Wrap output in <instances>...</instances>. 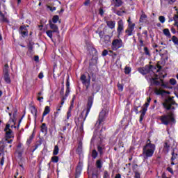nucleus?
Segmentation results:
<instances>
[{
	"label": "nucleus",
	"mask_w": 178,
	"mask_h": 178,
	"mask_svg": "<svg viewBox=\"0 0 178 178\" xmlns=\"http://www.w3.org/2000/svg\"><path fill=\"white\" fill-rule=\"evenodd\" d=\"M174 97H168L165 100V102L163 103V106L166 109L167 111H169L170 109H175V108L172 105H177L176 104V102L173 100Z\"/></svg>",
	"instance_id": "obj_4"
},
{
	"label": "nucleus",
	"mask_w": 178,
	"mask_h": 178,
	"mask_svg": "<svg viewBox=\"0 0 178 178\" xmlns=\"http://www.w3.org/2000/svg\"><path fill=\"white\" fill-rule=\"evenodd\" d=\"M51 162H54V163H58V162H59V157L57 156L51 157Z\"/></svg>",
	"instance_id": "obj_25"
},
{
	"label": "nucleus",
	"mask_w": 178,
	"mask_h": 178,
	"mask_svg": "<svg viewBox=\"0 0 178 178\" xmlns=\"http://www.w3.org/2000/svg\"><path fill=\"white\" fill-rule=\"evenodd\" d=\"M96 166L98 169H101L102 168V163H101V160H97L96 162Z\"/></svg>",
	"instance_id": "obj_29"
},
{
	"label": "nucleus",
	"mask_w": 178,
	"mask_h": 178,
	"mask_svg": "<svg viewBox=\"0 0 178 178\" xmlns=\"http://www.w3.org/2000/svg\"><path fill=\"white\" fill-rule=\"evenodd\" d=\"M135 178H140V173L135 171Z\"/></svg>",
	"instance_id": "obj_52"
},
{
	"label": "nucleus",
	"mask_w": 178,
	"mask_h": 178,
	"mask_svg": "<svg viewBox=\"0 0 178 178\" xmlns=\"http://www.w3.org/2000/svg\"><path fill=\"white\" fill-rule=\"evenodd\" d=\"M124 29V25L123 24V20L120 19L118 22V38H114L112 42V49L113 51H116L119 49V48H122L123 47V41L120 38V35L122 34V31Z\"/></svg>",
	"instance_id": "obj_2"
},
{
	"label": "nucleus",
	"mask_w": 178,
	"mask_h": 178,
	"mask_svg": "<svg viewBox=\"0 0 178 178\" xmlns=\"http://www.w3.org/2000/svg\"><path fill=\"white\" fill-rule=\"evenodd\" d=\"M104 118H105V111H102L99 115V120L97 124H101L104 122Z\"/></svg>",
	"instance_id": "obj_12"
},
{
	"label": "nucleus",
	"mask_w": 178,
	"mask_h": 178,
	"mask_svg": "<svg viewBox=\"0 0 178 178\" xmlns=\"http://www.w3.org/2000/svg\"><path fill=\"white\" fill-rule=\"evenodd\" d=\"M52 32L51 30H49L46 32V34L48 35V37H49V38H51V40H52Z\"/></svg>",
	"instance_id": "obj_33"
},
{
	"label": "nucleus",
	"mask_w": 178,
	"mask_h": 178,
	"mask_svg": "<svg viewBox=\"0 0 178 178\" xmlns=\"http://www.w3.org/2000/svg\"><path fill=\"white\" fill-rule=\"evenodd\" d=\"M148 106H149V103L146 102L145 104V107L142 108V110L140 111L141 113L139 122H142L144 119V116H145V113H147V111L148 109Z\"/></svg>",
	"instance_id": "obj_7"
},
{
	"label": "nucleus",
	"mask_w": 178,
	"mask_h": 178,
	"mask_svg": "<svg viewBox=\"0 0 178 178\" xmlns=\"http://www.w3.org/2000/svg\"><path fill=\"white\" fill-rule=\"evenodd\" d=\"M13 140L11 139V140H8V139H6V143H7L8 144H12V142H13Z\"/></svg>",
	"instance_id": "obj_59"
},
{
	"label": "nucleus",
	"mask_w": 178,
	"mask_h": 178,
	"mask_svg": "<svg viewBox=\"0 0 178 178\" xmlns=\"http://www.w3.org/2000/svg\"><path fill=\"white\" fill-rule=\"evenodd\" d=\"M172 158H171V160L172 161H175V159H176V157L177 156V154L175 153V152H172Z\"/></svg>",
	"instance_id": "obj_42"
},
{
	"label": "nucleus",
	"mask_w": 178,
	"mask_h": 178,
	"mask_svg": "<svg viewBox=\"0 0 178 178\" xmlns=\"http://www.w3.org/2000/svg\"><path fill=\"white\" fill-rule=\"evenodd\" d=\"M0 16L1 17L2 22H8V19L6 17H5V15H3V13H2V12H0Z\"/></svg>",
	"instance_id": "obj_30"
},
{
	"label": "nucleus",
	"mask_w": 178,
	"mask_h": 178,
	"mask_svg": "<svg viewBox=\"0 0 178 178\" xmlns=\"http://www.w3.org/2000/svg\"><path fill=\"white\" fill-rule=\"evenodd\" d=\"M111 54H112V50L108 51V50L105 49L102 52V56H106V55H110L111 56Z\"/></svg>",
	"instance_id": "obj_22"
},
{
	"label": "nucleus",
	"mask_w": 178,
	"mask_h": 178,
	"mask_svg": "<svg viewBox=\"0 0 178 178\" xmlns=\"http://www.w3.org/2000/svg\"><path fill=\"white\" fill-rule=\"evenodd\" d=\"M135 26H136L135 24H129V26H128V29H129L130 30H132L134 31Z\"/></svg>",
	"instance_id": "obj_39"
},
{
	"label": "nucleus",
	"mask_w": 178,
	"mask_h": 178,
	"mask_svg": "<svg viewBox=\"0 0 178 178\" xmlns=\"http://www.w3.org/2000/svg\"><path fill=\"white\" fill-rule=\"evenodd\" d=\"M19 34H21L23 37H27L29 35V31H27V28L25 26H22L19 30Z\"/></svg>",
	"instance_id": "obj_10"
},
{
	"label": "nucleus",
	"mask_w": 178,
	"mask_h": 178,
	"mask_svg": "<svg viewBox=\"0 0 178 178\" xmlns=\"http://www.w3.org/2000/svg\"><path fill=\"white\" fill-rule=\"evenodd\" d=\"M167 3H169L170 5H172L176 2V0H164Z\"/></svg>",
	"instance_id": "obj_40"
},
{
	"label": "nucleus",
	"mask_w": 178,
	"mask_h": 178,
	"mask_svg": "<svg viewBox=\"0 0 178 178\" xmlns=\"http://www.w3.org/2000/svg\"><path fill=\"white\" fill-rule=\"evenodd\" d=\"M76 152L79 155H81V152H83V146L79 145L76 149Z\"/></svg>",
	"instance_id": "obj_24"
},
{
	"label": "nucleus",
	"mask_w": 178,
	"mask_h": 178,
	"mask_svg": "<svg viewBox=\"0 0 178 178\" xmlns=\"http://www.w3.org/2000/svg\"><path fill=\"white\" fill-rule=\"evenodd\" d=\"M49 24L50 26L51 30L53 33H59V28H58V26L54 23H52V21H49Z\"/></svg>",
	"instance_id": "obj_11"
},
{
	"label": "nucleus",
	"mask_w": 178,
	"mask_h": 178,
	"mask_svg": "<svg viewBox=\"0 0 178 178\" xmlns=\"http://www.w3.org/2000/svg\"><path fill=\"white\" fill-rule=\"evenodd\" d=\"M11 134H12V131L10 129H9L8 131H6V137H8L9 138H10Z\"/></svg>",
	"instance_id": "obj_35"
},
{
	"label": "nucleus",
	"mask_w": 178,
	"mask_h": 178,
	"mask_svg": "<svg viewBox=\"0 0 178 178\" xmlns=\"http://www.w3.org/2000/svg\"><path fill=\"white\" fill-rule=\"evenodd\" d=\"M49 112H51V109L49 108V106H47L44 108V111L43 112L42 117L44 118V116H47V115H48V113H49Z\"/></svg>",
	"instance_id": "obj_16"
},
{
	"label": "nucleus",
	"mask_w": 178,
	"mask_h": 178,
	"mask_svg": "<svg viewBox=\"0 0 178 178\" xmlns=\"http://www.w3.org/2000/svg\"><path fill=\"white\" fill-rule=\"evenodd\" d=\"M58 154H59V147H58V145H55L53 151V155H58Z\"/></svg>",
	"instance_id": "obj_20"
},
{
	"label": "nucleus",
	"mask_w": 178,
	"mask_h": 178,
	"mask_svg": "<svg viewBox=\"0 0 178 178\" xmlns=\"http://www.w3.org/2000/svg\"><path fill=\"white\" fill-rule=\"evenodd\" d=\"M152 69V65H146L143 68H139L138 72L141 73V74H147V73H149L151 70Z\"/></svg>",
	"instance_id": "obj_9"
},
{
	"label": "nucleus",
	"mask_w": 178,
	"mask_h": 178,
	"mask_svg": "<svg viewBox=\"0 0 178 178\" xmlns=\"http://www.w3.org/2000/svg\"><path fill=\"white\" fill-rule=\"evenodd\" d=\"M154 92L157 95H162L163 94H170V92H167L166 90H163L162 89H158V88H155Z\"/></svg>",
	"instance_id": "obj_13"
},
{
	"label": "nucleus",
	"mask_w": 178,
	"mask_h": 178,
	"mask_svg": "<svg viewBox=\"0 0 178 178\" xmlns=\"http://www.w3.org/2000/svg\"><path fill=\"white\" fill-rule=\"evenodd\" d=\"M104 178H109V173H108V171L104 172Z\"/></svg>",
	"instance_id": "obj_50"
},
{
	"label": "nucleus",
	"mask_w": 178,
	"mask_h": 178,
	"mask_svg": "<svg viewBox=\"0 0 178 178\" xmlns=\"http://www.w3.org/2000/svg\"><path fill=\"white\" fill-rule=\"evenodd\" d=\"M81 173V167L77 166L76 170V178H77V176H80V174Z\"/></svg>",
	"instance_id": "obj_21"
},
{
	"label": "nucleus",
	"mask_w": 178,
	"mask_h": 178,
	"mask_svg": "<svg viewBox=\"0 0 178 178\" xmlns=\"http://www.w3.org/2000/svg\"><path fill=\"white\" fill-rule=\"evenodd\" d=\"M3 163H5V157L3 156L0 161V164L1 165V166H3Z\"/></svg>",
	"instance_id": "obj_49"
},
{
	"label": "nucleus",
	"mask_w": 178,
	"mask_h": 178,
	"mask_svg": "<svg viewBox=\"0 0 178 178\" xmlns=\"http://www.w3.org/2000/svg\"><path fill=\"white\" fill-rule=\"evenodd\" d=\"M97 149H98V151H99V152L100 154L102 153V147H101L100 146H98Z\"/></svg>",
	"instance_id": "obj_58"
},
{
	"label": "nucleus",
	"mask_w": 178,
	"mask_h": 178,
	"mask_svg": "<svg viewBox=\"0 0 178 178\" xmlns=\"http://www.w3.org/2000/svg\"><path fill=\"white\" fill-rule=\"evenodd\" d=\"M167 170H168V172H170V173L173 174V170H172L170 167H168V168H167Z\"/></svg>",
	"instance_id": "obj_55"
},
{
	"label": "nucleus",
	"mask_w": 178,
	"mask_h": 178,
	"mask_svg": "<svg viewBox=\"0 0 178 178\" xmlns=\"http://www.w3.org/2000/svg\"><path fill=\"white\" fill-rule=\"evenodd\" d=\"M107 26L110 28L112 29V22L111 21H108L106 22Z\"/></svg>",
	"instance_id": "obj_48"
},
{
	"label": "nucleus",
	"mask_w": 178,
	"mask_h": 178,
	"mask_svg": "<svg viewBox=\"0 0 178 178\" xmlns=\"http://www.w3.org/2000/svg\"><path fill=\"white\" fill-rule=\"evenodd\" d=\"M70 92V88H67L66 92H65V97H67Z\"/></svg>",
	"instance_id": "obj_46"
},
{
	"label": "nucleus",
	"mask_w": 178,
	"mask_h": 178,
	"mask_svg": "<svg viewBox=\"0 0 178 178\" xmlns=\"http://www.w3.org/2000/svg\"><path fill=\"white\" fill-rule=\"evenodd\" d=\"M59 20V16L54 15L52 18V22L54 24L58 23V21Z\"/></svg>",
	"instance_id": "obj_23"
},
{
	"label": "nucleus",
	"mask_w": 178,
	"mask_h": 178,
	"mask_svg": "<svg viewBox=\"0 0 178 178\" xmlns=\"http://www.w3.org/2000/svg\"><path fill=\"white\" fill-rule=\"evenodd\" d=\"M60 138H65V136H63V133L60 132Z\"/></svg>",
	"instance_id": "obj_63"
},
{
	"label": "nucleus",
	"mask_w": 178,
	"mask_h": 178,
	"mask_svg": "<svg viewBox=\"0 0 178 178\" xmlns=\"http://www.w3.org/2000/svg\"><path fill=\"white\" fill-rule=\"evenodd\" d=\"M31 112L32 115H33V116L35 117V119H37V108H35V107H32Z\"/></svg>",
	"instance_id": "obj_18"
},
{
	"label": "nucleus",
	"mask_w": 178,
	"mask_h": 178,
	"mask_svg": "<svg viewBox=\"0 0 178 178\" xmlns=\"http://www.w3.org/2000/svg\"><path fill=\"white\" fill-rule=\"evenodd\" d=\"M172 42L178 45V38L176 36H172Z\"/></svg>",
	"instance_id": "obj_37"
},
{
	"label": "nucleus",
	"mask_w": 178,
	"mask_h": 178,
	"mask_svg": "<svg viewBox=\"0 0 178 178\" xmlns=\"http://www.w3.org/2000/svg\"><path fill=\"white\" fill-rule=\"evenodd\" d=\"M80 80L82 84H88L91 83V76L90 74L88 75V77L85 74H82L81 76Z\"/></svg>",
	"instance_id": "obj_8"
},
{
	"label": "nucleus",
	"mask_w": 178,
	"mask_h": 178,
	"mask_svg": "<svg viewBox=\"0 0 178 178\" xmlns=\"http://www.w3.org/2000/svg\"><path fill=\"white\" fill-rule=\"evenodd\" d=\"M139 22H140V23H145V22H147V15H146L145 13H143V14L140 15Z\"/></svg>",
	"instance_id": "obj_15"
},
{
	"label": "nucleus",
	"mask_w": 178,
	"mask_h": 178,
	"mask_svg": "<svg viewBox=\"0 0 178 178\" xmlns=\"http://www.w3.org/2000/svg\"><path fill=\"white\" fill-rule=\"evenodd\" d=\"M114 178H122V175L120 174H116Z\"/></svg>",
	"instance_id": "obj_60"
},
{
	"label": "nucleus",
	"mask_w": 178,
	"mask_h": 178,
	"mask_svg": "<svg viewBox=\"0 0 178 178\" xmlns=\"http://www.w3.org/2000/svg\"><path fill=\"white\" fill-rule=\"evenodd\" d=\"M118 88L119 91H123V85L118 83Z\"/></svg>",
	"instance_id": "obj_43"
},
{
	"label": "nucleus",
	"mask_w": 178,
	"mask_h": 178,
	"mask_svg": "<svg viewBox=\"0 0 178 178\" xmlns=\"http://www.w3.org/2000/svg\"><path fill=\"white\" fill-rule=\"evenodd\" d=\"M91 83H86L84 86H86V90H88V88H90V86Z\"/></svg>",
	"instance_id": "obj_61"
},
{
	"label": "nucleus",
	"mask_w": 178,
	"mask_h": 178,
	"mask_svg": "<svg viewBox=\"0 0 178 178\" xmlns=\"http://www.w3.org/2000/svg\"><path fill=\"white\" fill-rule=\"evenodd\" d=\"M125 33L127 34V35H131V34H133V31H132V29H130L129 28H128L125 31Z\"/></svg>",
	"instance_id": "obj_32"
},
{
	"label": "nucleus",
	"mask_w": 178,
	"mask_h": 178,
	"mask_svg": "<svg viewBox=\"0 0 178 178\" xmlns=\"http://www.w3.org/2000/svg\"><path fill=\"white\" fill-rule=\"evenodd\" d=\"M155 152V145L151 143V140H147L146 145L143 147L142 156L143 159L151 158Z\"/></svg>",
	"instance_id": "obj_3"
},
{
	"label": "nucleus",
	"mask_w": 178,
	"mask_h": 178,
	"mask_svg": "<svg viewBox=\"0 0 178 178\" xmlns=\"http://www.w3.org/2000/svg\"><path fill=\"white\" fill-rule=\"evenodd\" d=\"M84 5H85V6H88V5H90V0H86L84 2Z\"/></svg>",
	"instance_id": "obj_54"
},
{
	"label": "nucleus",
	"mask_w": 178,
	"mask_h": 178,
	"mask_svg": "<svg viewBox=\"0 0 178 178\" xmlns=\"http://www.w3.org/2000/svg\"><path fill=\"white\" fill-rule=\"evenodd\" d=\"M61 131H62L63 133H65V131H66V126L63 127Z\"/></svg>",
	"instance_id": "obj_62"
},
{
	"label": "nucleus",
	"mask_w": 178,
	"mask_h": 178,
	"mask_svg": "<svg viewBox=\"0 0 178 178\" xmlns=\"http://www.w3.org/2000/svg\"><path fill=\"white\" fill-rule=\"evenodd\" d=\"M99 15H101V16H102L104 15V10L102 8H100L99 10Z\"/></svg>",
	"instance_id": "obj_53"
},
{
	"label": "nucleus",
	"mask_w": 178,
	"mask_h": 178,
	"mask_svg": "<svg viewBox=\"0 0 178 178\" xmlns=\"http://www.w3.org/2000/svg\"><path fill=\"white\" fill-rule=\"evenodd\" d=\"M66 86L67 88H70V82H69V79H67Z\"/></svg>",
	"instance_id": "obj_51"
},
{
	"label": "nucleus",
	"mask_w": 178,
	"mask_h": 178,
	"mask_svg": "<svg viewBox=\"0 0 178 178\" xmlns=\"http://www.w3.org/2000/svg\"><path fill=\"white\" fill-rule=\"evenodd\" d=\"M92 178H97V174H92Z\"/></svg>",
	"instance_id": "obj_64"
},
{
	"label": "nucleus",
	"mask_w": 178,
	"mask_h": 178,
	"mask_svg": "<svg viewBox=\"0 0 178 178\" xmlns=\"http://www.w3.org/2000/svg\"><path fill=\"white\" fill-rule=\"evenodd\" d=\"M33 136H31L29 137V138L27 140L26 144H27L28 145H30V144H31V141H33Z\"/></svg>",
	"instance_id": "obj_36"
},
{
	"label": "nucleus",
	"mask_w": 178,
	"mask_h": 178,
	"mask_svg": "<svg viewBox=\"0 0 178 178\" xmlns=\"http://www.w3.org/2000/svg\"><path fill=\"white\" fill-rule=\"evenodd\" d=\"M160 120H161V123H163V124L168 126V124L171 122H175V118H173V114L168 113L160 117Z\"/></svg>",
	"instance_id": "obj_5"
},
{
	"label": "nucleus",
	"mask_w": 178,
	"mask_h": 178,
	"mask_svg": "<svg viewBox=\"0 0 178 178\" xmlns=\"http://www.w3.org/2000/svg\"><path fill=\"white\" fill-rule=\"evenodd\" d=\"M3 79L7 84H10V76L9 75V65L6 64L3 68Z\"/></svg>",
	"instance_id": "obj_6"
},
{
	"label": "nucleus",
	"mask_w": 178,
	"mask_h": 178,
	"mask_svg": "<svg viewBox=\"0 0 178 178\" xmlns=\"http://www.w3.org/2000/svg\"><path fill=\"white\" fill-rule=\"evenodd\" d=\"M144 52H145V55H149V51H148L147 47L144 48Z\"/></svg>",
	"instance_id": "obj_45"
},
{
	"label": "nucleus",
	"mask_w": 178,
	"mask_h": 178,
	"mask_svg": "<svg viewBox=\"0 0 178 178\" xmlns=\"http://www.w3.org/2000/svg\"><path fill=\"white\" fill-rule=\"evenodd\" d=\"M123 3V1H122V0H115V6H122V4Z\"/></svg>",
	"instance_id": "obj_26"
},
{
	"label": "nucleus",
	"mask_w": 178,
	"mask_h": 178,
	"mask_svg": "<svg viewBox=\"0 0 178 178\" xmlns=\"http://www.w3.org/2000/svg\"><path fill=\"white\" fill-rule=\"evenodd\" d=\"M42 99H44L43 97L38 96V101H40V102H41V101H42Z\"/></svg>",
	"instance_id": "obj_57"
},
{
	"label": "nucleus",
	"mask_w": 178,
	"mask_h": 178,
	"mask_svg": "<svg viewBox=\"0 0 178 178\" xmlns=\"http://www.w3.org/2000/svg\"><path fill=\"white\" fill-rule=\"evenodd\" d=\"M9 127H10V125L9 124H6V126L4 129V131H8L10 130V129H9Z\"/></svg>",
	"instance_id": "obj_47"
},
{
	"label": "nucleus",
	"mask_w": 178,
	"mask_h": 178,
	"mask_svg": "<svg viewBox=\"0 0 178 178\" xmlns=\"http://www.w3.org/2000/svg\"><path fill=\"white\" fill-rule=\"evenodd\" d=\"M163 34L166 35L167 37H170V31L168 29H165L163 30Z\"/></svg>",
	"instance_id": "obj_28"
},
{
	"label": "nucleus",
	"mask_w": 178,
	"mask_h": 178,
	"mask_svg": "<svg viewBox=\"0 0 178 178\" xmlns=\"http://www.w3.org/2000/svg\"><path fill=\"white\" fill-rule=\"evenodd\" d=\"M104 40L106 44H109L111 42V36L106 35L104 36Z\"/></svg>",
	"instance_id": "obj_27"
},
{
	"label": "nucleus",
	"mask_w": 178,
	"mask_h": 178,
	"mask_svg": "<svg viewBox=\"0 0 178 178\" xmlns=\"http://www.w3.org/2000/svg\"><path fill=\"white\" fill-rule=\"evenodd\" d=\"M177 83V81H176V79H170V83L172 85V86H176V83Z\"/></svg>",
	"instance_id": "obj_34"
},
{
	"label": "nucleus",
	"mask_w": 178,
	"mask_h": 178,
	"mask_svg": "<svg viewBox=\"0 0 178 178\" xmlns=\"http://www.w3.org/2000/svg\"><path fill=\"white\" fill-rule=\"evenodd\" d=\"M39 79H43L44 78V74L42 72H40L38 75Z\"/></svg>",
	"instance_id": "obj_56"
},
{
	"label": "nucleus",
	"mask_w": 178,
	"mask_h": 178,
	"mask_svg": "<svg viewBox=\"0 0 178 178\" xmlns=\"http://www.w3.org/2000/svg\"><path fill=\"white\" fill-rule=\"evenodd\" d=\"M98 156V152H97V150H92V157L95 159Z\"/></svg>",
	"instance_id": "obj_31"
},
{
	"label": "nucleus",
	"mask_w": 178,
	"mask_h": 178,
	"mask_svg": "<svg viewBox=\"0 0 178 178\" xmlns=\"http://www.w3.org/2000/svg\"><path fill=\"white\" fill-rule=\"evenodd\" d=\"M92 104H94V93H92V96L88 97L86 108L83 110L77 120L75 121L76 126H79L81 133L84 131V122H86V119H87L88 113H90V111L92 108Z\"/></svg>",
	"instance_id": "obj_1"
},
{
	"label": "nucleus",
	"mask_w": 178,
	"mask_h": 178,
	"mask_svg": "<svg viewBox=\"0 0 178 178\" xmlns=\"http://www.w3.org/2000/svg\"><path fill=\"white\" fill-rule=\"evenodd\" d=\"M170 148V143L169 140L165 141L164 143V147L163 151L167 154V152H169V149Z\"/></svg>",
	"instance_id": "obj_14"
},
{
	"label": "nucleus",
	"mask_w": 178,
	"mask_h": 178,
	"mask_svg": "<svg viewBox=\"0 0 178 178\" xmlns=\"http://www.w3.org/2000/svg\"><path fill=\"white\" fill-rule=\"evenodd\" d=\"M152 84H156V86H158V84H159V81H156L155 78H152Z\"/></svg>",
	"instance_id": "obj_38"
},
{
	"label": "nucleus",
	"mask_w": 178,
	"mask_h": 178,
	"mask_svg": "<svg viewBox=\"0 0 178 178\" xmlns=\"http://www.w3.org/2000/svg\"><path fill=\"white\" fill-rule=\"evenodd\" d=\"M124 73L125 74H130V73H131V67H129V66H126L124 67Z\"/></svg>",
	"instance_id": "obj_19"
},
{
	"label": "nucleus",
	"mask_w": 178,
	"mask_h": 178,
	"mask_svg": "<svg viewBox=\"0 0 178 178\" xmlns=\"http://www.w3.org/2000/svg\"><path fill=\"white\" fill-rule=\"evenodd\" d=\"M41 131L42 133H47L48 131V128L47 127V124L43 123L41 126Z\"/></svg>",
	"instance_id": "obj_17"
},
{
	"label": "nucleus",
	"mask_w": 178,
	"mask_h": 178,
	"mask_svg": "<svg viewBox=\"0 0 178 178\" xmlns=\"http://www.w3.org/2000/svg\"><path fill=\"white\" fill-rule=\"evenodd\" d=\"M47 9H50L51 12H54V10H56V7H51V6H47Z\"/></svg>",
	"instance_id": "obj_44"
},
{
	"label": "nucleus",
	"mask_w": 178,
	"mask_h": 178,
	"mask_svg": "<svg viewBox=\"0 0 178 178\" xmlns=\"http://www.w3.org/2000/svg\"><path fill=\"white\" fill-rule=\"evenodd\" d=\"M159 20L161 23H165V17L163 16H160L159 17Z\"/></svg>",
	"instance_id": "obj_41"
}]
</instances>
